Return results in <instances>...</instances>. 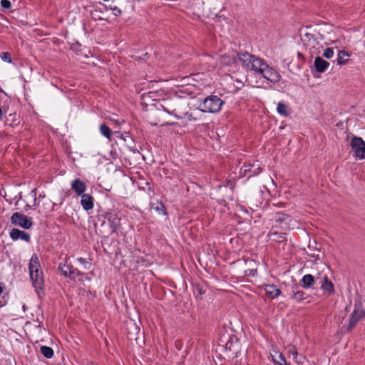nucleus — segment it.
Returning a JSON list of instances; mask_svg holds the SVG:
<instances>
[{"instance_id":"f257e3e1","label":"nucleus","mask_w":365,"mask_h":365,"mask_svg":"<svg viewBox=\"0 0 365 365\" xmlns=\"http://www.w3.org/2000/svg\"><path fill=\"white\" fill-rule=\"evenodd\" d=\"M238 61L242 63V66L247 71L252 72L256 76L261 74L264 68H267V63L264 59L250 54L248 52H240L238 54Z\"/></svg>"},{"instance_id":"f03ea898","label":"nucleus","mask_w":365,"mask_h":365,"mask_svg":"<svg viewBox=\"0 0 365 365\" xmlns=\"http://www.w3.org/2000/svg\"><path fill=\"white\" fill-rule=\"evenodd\" d=\"M30 278L34 287L37 289H42L44 285L43 272L41 269L39 259L36 255H33L29 265Z\"/></svg>"},{"instance_id":"7ed1b4c3","label":"nucleus","mask_w":365,"mask_h":365,"mask_svg":"<svg viewBox=\"0 0 365 365\" xmlns=\"http://www.w3.org/2000/svg\"><path fill=\"white\" fill-rule=\"evenodd\" d=\"M223 104L224 101L220 98L211 95L203 100L200 110L204 113H217Z\"/></svg>"},{"instance_id":"20e7f679","label":"nucleus","mask_w":365,"mask_h":365,"mask_svg":"<svg viewBox=\"0 0 365 365\" xmlns=\"http://www.w3.org/2000/svg\"><path fill=\"white\" fill-rule=\"evenodd\" d=\"M272 222V228H281L282 230H289L292 224V218L284 212H277L271 219Z\"/></svg>"},{"instance_id":"39448f33","label":"nucleus","mask_w":365,"mask_h":365,"mask_svg":"<svg viewBox=\"0 0 365 365\" xmlns=\"http://www.w3.org/2000/svg\"><path fill=\"white\" fill-rule=\"evenodd\" d=\"M11 222L14 226H19L26 230L30 229L33 225L32 219L20 212H14L11 215Z\"/></svg>"},{"instance_id":"423d86ee","label":"nucleus","mask_w":365,"mask_h":365,"mask_svg":"<svg viewBox=\"0 0 365 365\" xmlns=\"http://www.w3.org/2000/svg\"><path fill=\"white\" fill-rule=\"evenodd\" d=\"M350 145L356 158L365 159V141L361 138L354 136L351 138Z\"/></svg>"},{"instance_id":"0eeeda50","label":"nucleus","mask_w":365,"mask_h":365,"mask_svg":"<svg viewBox=\"0 0 365 365\" xmlns=\"http://www.w3.org/2000/svg\"><path fill=\"white\" fill-rule=\"evenodd\" d=\"M301 38L304 44L309 48H314L319 43V41L324 39L322 35L319 33L308 31L302 35Z\"/></svg>"},{"instance_id":"6e6552de","label":"nucleus","mask_w":365,"mask_h":365,"mask_svg":"<svg viewBox=\"0 0 365 365\" xmlns=\"http://www.w3.org/2000/svg\"><path fill=\"white\" fill-rule=\"evenodd\" d=\"M259 76L274 83H278L281 78L279 73L268 64L267 68H264Z\"/></svg>"},{"instance_id":"1a4fd4ad","label":"nucleus","mask_w":365,"mask_h":365,"mask_svg":"<svg viewBox=\"0 0 365 365\" xmlns=\"http://www.w3.org/2000/svg\"><path fill=\"white\" fill-rule=\"evenodd\" d=\"M261 172V168L259 165V164H245L244 165L240 170V174L241 175H248V178H250L252 176H255L258 175Z\"/></svg>"},{"instance_id":"9d476101","label":"nucleus","mask_w":365,"mask_h":365,"mask_svg":"<svg viewBox=\"0 0 365 365\" xmlns=\"http://www.w3.org/2000/svg\"><path fill=\"white\" fill-rule=\"evenodd\" d=\"M106 215L110 227L112 229L111 233L117 232L121 227L119 215L117 212H110Z\"/></svg>"},{"instance_id":"9b49d317","label":"nucleus","mask_w":365,"mask_h":365,"mask_svg":"<svg viewBox=\"0 0 365 365\" xmlns=\"http://www.w3.org/2000/svg\"><path fill=\"white\" fill-rule=\"evenodd\" d=\"M365 316V311L363 309H355L351 313L349 324L348 330L351 331L356 325L358 322Z\"/></svg>"},{"instance_id":"f8f14e48","label":"nucleus","mask_w":365,"mask_h":365,"mask_svg":"<svg viewBox=\"0 0 365 365\" xmlns=\"http://www.w3.org/2000/svg\"><path fill=\"white\" fill-rule=\"evenodd\" d=\"M319 284H321V289L328 294H331L334 292V287L331 280L328 279L327 276L323 277H318L316 279Z\"/></svg>"},{"instance_id":"ddd939ff","label":"nucleus","mask_w":365,"mask_h":365,"mask_svg":"<svg viewBox=\"0 0 365 365\" xmlns=\"http://www.w3.org/2000/svg\"><path fill=\"white\" fill-rule=\"evenodd\" d=\"M240 52L232 51L229 53H225L220 56V63L223 66H231L237 62L238 60L237 54Z\"/></svg>"},{"instance_id":"4468645a","label":"nucleus","mask_w":365,"mask_h":365,"mask_svg":"<svg viewBox=\"0 0 365 365\" xmlns=\"http://www.w3.org/2000/svg\"><path fill=\"white\" fill-rule=\"evenodd\" d=\"M10 237L13 240H18L19 239L26 242H30V235L27 232L21 231L16 228H13L10 232Z\"/></svg>"},{"instance_id":"2eb2a0df","label":"nucleus","mask_w":365,"mask_h":365,"mask_svg":"<svg viewBox=\"0 0 365 365\" xmlns=\"http://www.w3.org/2000/svg\"><path fill=\"white\" fill-rule=\"evenodd\" d=\"M314 68L317 72L324 73L329 66V63L322 58L317 56L314 59Z\"/></svg>"},{"instance_id":"dca6fc26","label":"nucleus","mask_w":365,"mask_h":365,"mask_svg":"<svg viewBox=\"0 0 365 365\" xmlns=\"http://www.w3.org/2000/svg\"><path fill=\"white\" fill-rule=\"evenodd\" d=\"M71 189L77 195H82L86 190V185L80 179H75L71 183Z\"/></svg>"},{"instance_id":"f3484780","label":"nucleus","mask_w":365,"mask_h":365,"mask_svg":"<svg viewBox=\"0 0 365 365\" xmlns=\"http://www.w3.org/2000/svg\"><path fill=\"white\" fill-rule=\"evenodd\" d=\"M81 203L85 210H90L93 208V197L88 194H83Z\"/></svg>"},{"instance_id":"a211bd4d","label":"nucleus","mask_w":365,"mask_h":365,"mask_svg":"<svg viewBox=\"0 0 365 365\" xmlns=\"http://www.w3.org/2000/svg\"><path fill=\"white\" fill-rule=\"evenodd\" d=\"M267 237L269 238V240L275 241L279 243H282L287 241L285 234L273 230V228L268 233Z\"/></svg>"},{"instance_id":"6ab92c4d","label":"nucleus","mask_w":365,"mask_h":365,"mask_svg":"<svg viewBox=\"0 0 365 365\" xmlns=\"http://www.w3.org/2000/svg\"><path fill=\"white\" fill-rule=\"evenodd\" d=\"M266 294L271 299H274L279 297L281 294V291L274 284H267L264 288Z\"/></svg>"},{"instance_id":"aec40b11","label":"nucleus","mask_w":365,"mask_h":365,"mask_svg":"<svg viewBox=\"0 0 365 365\" xmlns=\"http://www.w3.org/2000/svg\"><path fill=\"white\" fill-rule=\"evenodd\" d=\"M305 295L306 294L302 290H299L297 285L292 287L291 299L297 302H300L306 299L307 297Z\"/></svg>"},{"instance_id":"412c9836","label":"nucleus","mask_w":365,"mask_h":365,"mask_svg":"<svg viewBox=\"0 0 365 365\" xmlns=\"http://www.w3.org/2000/svg\"><path fill=\"white\" fill-rule=\"evenodd\" d=\"M315 282L314 277L310 274H305L303 276L301 283L302 287L305 289L310 288L313 286Z\"/></svg>"},{"instance_id":"4be33fe9","label":"nucleus","mask_w":365,"mask_h":365,"mask_svg":"<svg viewBox=\"0 0 365 365\" xmlns=\"http://www.w3.org/2000/svg\"><path fill=\"white\" fill-rule=\"evenodd\" d=\"M73 266L71 264H62L58 265V269L65 277H70Z\"/></svg>"},{"instance_id":"5701e85b","label":"nucleus","mask_w":365,"mask_h":365,"mask_svg":"<svg viewBox=\"0 0 365 365\" xmlns=\"http://www.w3.org/2000/svg\"><path fill=\"white\" fill-rule=\"evenodd\" d=\"M350 55L349 53L344 50L339 51L338 53L337 57V64L339 65H344L347 63L349 57Z\"/></svg>"},{"instance_id":"b1692460","label":"nucleus","mask_w":365,"mask_h":365,"mask_svg":"<svg viewBox=\"0 0 365 365\" xmlns=\"http://www.w3.org/2000/svg\"><path fill=\"white\" fill-rule=\"evenodd\" d=\"M277 110L278 113L282 116L287 117L289 115V112L288 111V107L284 103H278Z\"/></svg>"},{"instance_id":"393cba45","label":"nucleus","mask_w":365,"mask_h":365,"mask_svg":"<svg viewBox=\"0 0 365 365\" xmlns=\"http://www.w3.org/2000/svg\"><path fill=\"white\" fill-rule=\"evenodd\" d=\"M238 342L236 341L235 344L232 342L227 341L225 344V349L232 352L233 356H237L238 352Z\"/></svg>"},{"instance_id":"a878e982","label":"nucleus","mask_w":365,"mask_h":365,"mask_svg":"<svg viewBox=\"0 0 365 365\" xmlns=\"http://www.w3.org/2000/svg\"><path fill=\"white\" fill-rule=\"evenodd\" d=\"M40 350L41 353L47 359H51L53 356V350L51 347L42 346Z\"/></svg>"},{"instance_id":"bb28decb","label":"nucleus","mask_w":365,"mask_h":365,"mask_svg":"<svg viewBox=\"0 0 365 365\" xmlns=\"http://www.w3.org/2000/svg\"><path fill=\"white\" fill-rule=\"evenodd\" d=\"M100 131L101 133L106 138H107L108 139H110L112 135V130L108 125H106V124L101 125Z\"/></svg>"},{"instance_id":"cd10ccee","label":"nucleus","mask_w":365,"mask_h":365,"mask_svg":"<svg viewBox=\"0 0 365 365\" xmlns=\"http://www.w3.org/2000/svg\"><path fill=\"white\" fill-rule=\"evenodd\" d=\"M70 279L71 280H76V277H80L79 280H83V277H85V274L80 272L77 268L72 267L71 272Z\"/></svg>"},{"instance_id":"c85d7f7f","label":"nucleus","mask_w":365,"mask_h":365,"mask_svg":"<svg viewBox=\"0 0 365 365\" xmlns=\"http://www.w3.org/2000/svg\"><path fill=\"white\" fill-rule=\"evenodd\" d=\"M273 362L275 365H289L282 354L279 355L278 359H274Z\"/></svg>"},{"instance_id":"c756f323","label":"nucleus","mask_w":365,"mask_h":365,"mask_svg":"<svg viewBox=\"0 0 365 365\" xmlns=\"http://www.w3.org/2000/svg\"><path fill=\"white\" fill-rule=\"evenodd\" d=\"M288 353L290 354V355H292L293 356V359L295 360V361L298 364L299 363H302L300 361H299L297 359V356H298V352L296 349V348L293 346L289 347V349H288Z\"/></svg>"},{"instance_id":"7c9ffc66","label":"nucleus","mask_w":365,"mask_h":365,"mask_svg":"<svg viewBox=\"0 0 365 365\" xmlns=\"http://www.w3.org/2000/svg\"><path fill=\"white\" fill-rule=\"evenodd\" d=\"M323 56L329 59L334 56V50L332 48H327L323 53Z\"/></svg>"},{"instance_id":"2f4dec72","label":"nucleus","mask_w":365,"mask_h":365,"mask_svg":"<svg viewBox=\"0 0 365 365\" xmlns=\"http://www.w3.org/2000/svg\"><path fill=\"white\" fill-rule=\"evenodd\" d=\"M78 261L81 264H83L84 268H85L86 269H89L91 268V263H90V262H87V261H86V259L85 258L79 257V258H78Z\"/></svg>"},{"instance_id":"473e14b6","label":"nucleus","mask_w":365,"mask_h":365,"mask_svg":"<svg viewBox=\"0 0 365 365\" xmlns=\"http://www.w3.org/2000/svg\"><path fill=\"white\" fill-rule=\"evenodd\" d=\"M1 58L3 61H6L8 63L12 62L11 55L9 52H3L1 54Z\"/></svg>"},{"instance_id":"72a5a7b5","label":"nucleus","mask_w":365,"mask_h":365,"mask_svg":"<svg viewBox=\"0 0 365 365\" xmlns=\"http://www.w3.org/2000/svg\"><path fill=\"white\" fill-rule=\"evenodd\" d=\"M155 209L156 210H158V212H162L163 214H164V215L167 214L166 208H165V205H163V203H162V202H158V205L155 207Z\"/></svg>"},{"instance_id":"f704fd0d","label":"nucleus","mask_w":365,"mask_h":365,"mask_svg":"<svg viewBox=\"0 0 365 365\" xmlns=\"http://www.w3.org/2000/svg\"><path fill=\"white\" fill-rule=\"evenodd\" d=\"M0 4L1 7L4 9H9L11 7V4L9 0H1Z\"/></svg>"},{"instance_id":"c9c22d12","label":"nucleus","mask_w":365,"mask_h":365,"mask_svg":"<svg viewBox=\"0 0 365 365\" xmlns=\"http://www.w3.org/2000/svg\"><path fill=\"white\" fill-rule=\"evenodd\" d=\"M185 115L187 116V120H190V121H196L197 120V118L196 117H195L193 115V114L191 113H186Z\"/></svg>"},{"instance_id":"e433bc0d","label":"nucleus","mask_w":365,"mask_h":365,"mask_svg":"<svg viewBox=\"0 0 365 365\" xmlns=\"http://www.w3.org/2000/svg\"><path fill=\"white\" fill-rule=\"evenodd\" d=\"M256 272H257V269H252L246 270V271H245V274H246L247 275H252V276H254V275H255V274L256 273Z\"/></svg>"},{"instance_id":"4c0bfd02","label":"nucleus","mask_w":365,"mask_h":365,"mask_svg":"<svg viewBox=\"0 0 365 365\" xmlns=\"http://www.w3.org/2000/svg\"><path fill=\"white\" fill-rule=\"evenodd\" d=\"M163 107V109L165 111H166L167 113H170V114H174V112H175V110H169L168 108H165L164 106Z\"/></svg>"},{"instance_id":"58836bf2","label":"nucleus","mask_w":365,"mask_h":365,"mask_svg":"<svg viewBox=\"0 0 365 365\" xmlns=\"http://www.w3.org/2000/svg\"><path fill=\"white\" fill-rule=\"evenodd\" d=\"M197 289L198 290V292H199V294H204V293H205V292H204V291H202V288H200V287H197Z\"/></svg>"},{"instance_id":"ea45409f","label":"nucleus","mask_w":365,"mask_h":365,"mask_svg":"<svg viewBox=\"0 0 365 365\" xmlns=\"http://www.w3.org/2000/svg\"><path fill=\"white\" fill-rule=\"evenodd\" d=\"M114 10L116 11V13H115V15H117V13L120 14L121 12L120 10L119 9H118L117 7H115L114 9Z\"/></svg>"},{"instance_id":"a19ab883","label":"nucleus","mask_w":365,"mask_h":365,"mask_svg":"<svg viewBox=\"0 0 365 365\" xmlns=\"http://www.w3.org/2000/svg\"><path fill=\"white\" fill-rule=\"evenodd\" d=\"M114 10L116 11V13H115V15H117V13L120 14L121 12L120 10L119 9H118L117 7H115L114 9Z\"/></svg>"},{"instance_id":"79ce46f5","label":"nucleus","mask_w":365,"mask_h":365,"mask_svg":"<svg viewBox=\"0 0 365 365\" xmlns=\"http://www.w3.org/2000/svg\"><path fill=\"white\" fill-rule=\"evenodd\" d=\"M114 122L116 123V124H120L121 123H124V120H121V121H119L118 120H114Z\"/></svg>"},{"instance_id":"37998d69","label":"nucleus","mask_w":365,"mask_h":365,"mask_svg":"<svg viewBox=\"0 0 365 365\" xmlns=\"http://www.w3.org/2000/svg\"><path fill=\"white\" fill-rule=\"evenodd\" d=\"M2 114H3L2 109L0 107V120H1Z\"/></svg>"},{"instance_id":"c03bdc74","label":"nucleus","mask_w":365,"mask_h":365,"mask_svg":"<svg viewBox=\"0 0 365 365\" xmlns=\"http://www.w3.org/2000/svg\"><path fill=\"white\" fill-rule=\"evenodd\" d=\"M312 257H316L317 259H319V256L318 255L317 256V255H313Z\"/></svg>"},{"instance_id":"a18cd8bd","label":"nucleus","mask_w":365,"mask_h":365,"mask_svg":"<svg viewBox=\"0 0 365 365\" xmlns=\"http://www.w3.org/2000/svg\"><path fill=\"white\" fill-rule=\"evenodd\" d=\"M3 91L1 90V88H0V92H2Z\"/></svg>"}]
</instances>
